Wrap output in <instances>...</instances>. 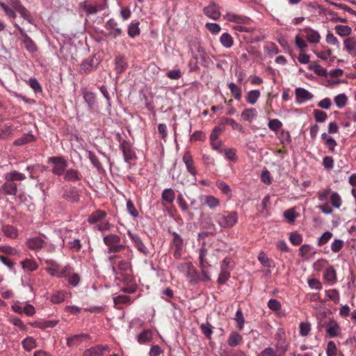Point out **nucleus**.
<instances>
[{"label": "nucleus", "instance_id": "19", "mask_svg": "<svg viewBox=\"0 0 356 356\" xmlns=\"http://www.w3.org/2000/svg\"><path fill=\"white\" fill-rule=\"evenodd\" d=\"M175 199V193L171 188H165L161 193V200L163 205L165 204H171Z\"/></svg>", "mask_w": 356, "mask_h": 356}, {"label": "nucleus", "instance_id": "15", "mask_svg": "<svg viewBox=\"0 0 356 356\" xmlns=\"http://www.w3.org/2000/svg\"><path fill=\"white\" fill-rule=\"evenodd\" d=\"M183 161L186 165L187 171L192 175H197V170L194 165V161L189 151H186L183 155Z\"/></svg>", "mask_w": 356, "mask_h": 356}, {"label": "nucleus", "instance_id": "36", "mask_svg": "<svg viewBox=\"0 0 356 356\" xmlns=\"http://www.w3.org/2000/svg\"><path fill=\"white\" fill-rule=\"evenodd\" d=\"M88 154V159L90 161L92 165L99 171L101 172L104 170L103 166L99 161L97 156L95 155V154L90 151V150H86Z\"/></svg>", "mask_w": 356, "mask_h": 356}, {"label": "nucleus", "instance_id": "42", "mask_svg": "<svg viewBox=\"0 0 356 356\" xmlns=\"http://www.w3.org/2000/svg\"><path fill=\"white\" fill-rule=\"evenodd\" d=\"M221 270L218 278V282L220 284H225L230 277V270L223 266H220Z\"/></svg>", "mask_w": 356, "mask_h": 356}, {"label": "nucleus", "instance_id": "64", "mask_svg": "<svg viewBox=\"0 0 356 356\" xmlns=\"http://www.w3.org/2000/svg\"><path fill=\"white\" fill-rule=\"evenodd\" d=\"M337 346L334 341H330L327 345L326 354L327 356H336L337 355Z\"/></svg>", "mask_w": 356, "mask_h": 356}, {"label": "nucleus", "instance_id": "54", "mask_svg": "<svg viewBox=\"0 0 356 356\" xmlns=\"http://www.w3.org/2000/svg\"><path fill=\"white\" fill-rule=\"evenodd\" d=\"M216 186L218 187V188L219 190L221 191V192L230 197L231 195H232V191H231V188L229 186L228 184H227L225 181H218L216 182Z\"/></svg>", "mask_w": 356, "mask_h": 356}, {"label": "nucleus", "instance_id": "20", "mask_svg": "<svg viewBox=\"0 0 356 356\" xmlns=\"http://www.w3.org/2000/svg\"><path fill=\"white\" fill-rule=\"evenodd\" d=\"M127 67V62L124 55H118L115 58V70L117 74L122 73Z\"/></svg>", "mask_w": 356, "mask_h": 356}, {"label": "nucleus", "instance_id": "46", "mask_svg": "<svg viewBox=\"0 0 356 356\" xmlns=\"http://www.w3.org/2000/svg\"><path fill=\"white\" fill-rule=\"evenodd\" d=\"M309 70H313L314 73L321 76H327V71L325 68L322 67L320 65L314 63L308 66Z\"/></svg>", "mask_w": 356, "mask_h": 356}, {"label": "nucleus", "instance_id": "49", "mask_svg": "<svg viewBox=\"0 0 356 356\" xmlns=\"http://www.w3.org/2000/svg\"><path fill=\"white\" fill-rule=\"evenodd\" d=\"M209 281H211V277L207 268H201V273H198L197 280H194V284H197L200 282H207Z\"/></svg>", "mask_w": 356, "mask_h": 356}, {"label": "nucleus", "instance_id": "6", "mask_svg": "<svg viewBox=\"0 0 356 356\" xmlns=\"http://www.w3.org/2000/svg\"><path fill=\"white\" fill-rule=\"evenodd\" d=\"M11 5L18 12L23 19L27 21L29 24H33L34 19L30 11L22 4L19 0L11 1Z\"/></svg>", "mask_w": 356, "mask_h": 356}, {"label": "nucleus", "instance_id": "24", "mask_svg": "<svg viewBox=\"0 0 356 356\" xmlns=\"http://www.w3.org/2000/svg\"><path fill=\"white\" fill-rule=\"evenodd\" d=\"M106 216V211L97 209L95 211L92 212L88 218V222L91 224H95L102 219H104Z\"/></svg>", "mask_w": 356, "mask_h": 356}, {"label": "nucleus", "instance_id": "11", "mask_svg": "<svg viewBox=\"0 0 356 356\" xmlns=\"http://www.w3.org/2000/svg\"><path fill=\"white\" fill-rule=\"evenodd\" d=\"M327 329H326L327 335L330 338H334L340 336L341 333V328L339 324L333 318H329Z\"/></svg>", "mask_w": 356, "mask_h": 356}, {"label": "nucleus", "instance_id": "58", "mask_svg": "<svg viewBox=\"0 0 356 356\" xmlns=\"http://www.w3.org/2000/svg\"><path fill=\"white\" fill-rule=\"evenodd\" d=\"M65 300V294L63 291H58L54 293L51 298L50 301L54 304H59Z\"/></svg>", "mask_w": 356, "mask_h": 356}, {"label": "nucleus", "instance_id": "14", "mask_svg": "<svg viewBox=\"0 0 356 356\" xmlns=\"http://www.w3.org/2000/svg\"><path fill=\"white\" fill-rule=\"evenodd\" d=\"M224 18L228 22H234L238 24H248L250 22L248 17L239 15L238 14L229 13L224 15Z\"/></svg>", "mask_w": 356, "mask_h": 356}, {"label": "nucleus", "instance_id": "5", "mask_svg": "<svg viewBox=\"0 0 356 356\" xmlns=\"http://www.w3.org/2000/svg\"><path fill=\"white\" fill-rule=\"evenodd\" d=\"M120 149L123 153L124 161L126 163H129L131 161L137 159L133 144L130 141L123 140L121 144H120Z\"/></svg>", "mask_w": 356, "mask_h": 356}, {"label": "nucleus", "instance_id": "30", "mask_svg": "<svg viewBox=\"0 0 356 356\" xmlns=\"http://www.w3.org/2000/svg\"><path fill=\"white\" fill-rule=\"evenodd\" d=\"M139 25V22H132L128 25L127 34L130 38H134L140 34Z\"/></svg>", "mask_w": 356, "mask_h": 356}, {"label": "nucleus", "instance_id": "21", "mask_svg": "<svg viewBox=\"0 0 356 356\" xmlns=\"http://www.w3.org/2000/svg\"><path fill=\"white\" fill-rule=\"evenodd\" d=\"M302 31L307 33L306 38L309 42L314 44L319 42L321 35L317 31L309 27L305 28Z\"/></svg>", "mask_w": 356, "mask_h": 356}, {"label": "nucleus", "instance_id": "4", "mask_svg": "<svg viewBox=\"0 0 356 356\" xmlns=\"http://www.w3.org/2000/svg\"><path fill=\"white\" fill-rule=\"evenodd\" d=\"M47 162L53 164L51 172L56 176L63 175L68 166V162L62 156H51Z\"/></svg>", "mask_w": 356, "mask_h": 356}, {"label": "nucleus", "instance_id": "61", "mask_svg": "<svg viewBox=\"0 0 356 356\" xmlns=\"http://www.w3.org/2000/svg\"><path fill=\"white\" fill-rule=\"evenodd\" d=\"M330 202L332 205L336 209H339V207H341V199L340 195L337 192H334L332 193L330 197Z\"/></svg>", "mask_w": 356, "mask_h": 356}, {"label": "nucleus", "instance_id": "45", "mask_svg": "<svg viewBox=\"0 0 356 356\" xmlns=\"http://www.w3.org/2000/svg\"><path fill=\"white\" fill-rule=\"evenodd\" d=\"M232 96L236 99L240 100L242 97V91L240 87L236 86L234 83L231 82L228 84Z\"/></svg>", "mask_w": 356, "mask_h": 356}, {"label": "nucleus", "instance_id": "12", "mask_svg": "<svg viewBox=\"0 0 356 356\" xmlns=\"http://www.w3.org/2000/svg\"><path fill=\"white\" fill-rule=\"evenodd\" d=\"M203 12L206 16L213 20H218L221 15L217 4L213 2L204 7Z\"/></svg>", "mask_w": 356, "mask_h": 356}, {"label": "nucleus", "instance_id": "53", "mask_svg": "<svg viewBox=\"0 0 356 356\" xmlns=\"http://www.w3.org/2000/svg\"><path fill=\"white\" fill-rule=\"evenodd\" d=\"M13 131V128L11 125H5L0 128V139L5 140L8 138Z\"/></svg>", "mask_w": 356, "mask_h": 356}, {"label": "nucleus", "instance_id": "28", "mask_svg": "<svg viewBox=\"0 0 356 356\" xmlns=\"http://www.w3.org/2000/svg\"><path fill=\"white\" fill-rule=\"evenodd\" d=\"M153 333L151 330L145 329L141 332L136 337L140 343H146L152 340Z\"/></svg>", "mask_w": 356, "mask_h": 356}, {"label": "nucleus", "instance_id": "59", "mask_svg": "<svg viewBox=\"0 0 356 356\" xmlns=\"http://www.w3.org/2000/svg\"><path fill=\"white\" fill-rule=\"evenodd\" d=\"M315 120L317 122H323L327 118V115L325 111L315 109L313 112Z\"/></svg>", "mask_w": 356, "mask_h": 356}, {"label": "nucleus", "instance_id": "16", "mask_svg": "<svg viewBox=\"0 0 356 356\" xmlns=\"http://www.w3.org/2000/svg\"><path fill=\"white\" fill-rule=\"evenodd\" d=\"M197 51L200 54L201 65L204 67H209L210 65L213 63V60L200 44L197 45Z\"/></svg>", "mask_w": 356, "mask_h": 356}, {"label": "nucleus", "instance_id": "56", "mask_svg": "<svg viewBox=\"0 0 356 356\" xmlns=\"http://www.w3.org/2000/svg\"><path fill=\"white\" fill-rule=\"evenodd\" d=\"M225 131V127L220 124L218 126H216L212 130L210 134V140L211 141L216 140L218 138V135Z\"/></svg>", "mask_w": 356, "mask_h": 356}, {"label": "nucleus", "instance_id": "41", "mask_svg": "<svg viewBox=\"0 0 356 356\" xmlns=\"http://www.w3.org/2000/svg\"><path fill=\"white\" fill-rule=\"evenodd\" d=\"M21 264L23 269L27 270L30 272L35 271L38 268L37 263L33 259H26L22 261Z\"/></svg>", "mask_w": 356, "mask_h": 356}, {"label": "nucleus", "instance_id": "7", "mask_svg": "<svg viewBox=\"0 0 356 356\" xmlns=\"http://www.w3.org/2000/svg\"><path fill=\"white\" fill-rule=\"evenodd\" d=\"M62 198L68 200L70 202H78L80 200V195L75 187L66 186L63 188Z\"/></svg>", "mask_w": 356, "mask_h": 356}, {"label": "nucleus", "instance_id": "55", "mask_svg": "<svg viewBox=\"0 0 356 356\" xmlns=\"http://www.w3.org/2000/svg\"><path fill=\"white\" fill-rule=\"evenodd\" d=\"M204 202L210 209H214L220 204L218 199L213 195L205 196Z\"/></svg>", "mask_w": 356, "mask_h": 356}, {"label": "nucleus", "instance_id": "43", "mask_svg": "<svg viewBox=\"0 0 356 356\" xmlns=\"http://www.w3.org/2000/svg\"><path fill=\"white\" fill-rule=\"evenodd\" d=\"M260 91L259 90H252L248 92L246 101L248 104L254 105L260 97Z\"/></svg>", "mask_w": 356, "mask_h": 356}, {"label": "nucleus", "instance_id": "13", "mask_svg": "<svg viewBox=\"0 0 356 356\" xmlns=\"http://www.w3.org/2000/svg\"><path fill=\"white\" fill-rule=\"evenodd\" d=\"M82 94L85 102L87 104L88 108L93 109L97 105L96 94L91 91H88L86 88L82 89Z\"/></svg>", "mask_w": 356, "mask_h": 356}, {"label": "nucleus", "instance_id": "23", "mask_svg": "<svg viewBox=\"0 0 356 356\" xmlns=\"http://www.w3.org/2000/svg\"><path fill=\"white\" fill-rule=\"evenodd\" d=\"M97 65L98 63L95 64L94 63V57H92L89 59H85L81 64V72L85 74H88L95 70Z\"/></svg>", "mask_w": 356, "mask_h": 356}, {"label": "nucleus", "instance_id": "25", "mask_svg": "<svg viewBox=\"0 0 356 356\" xmlns=\"http://www.w3.org/2000/svg\"><path fill=\"white\" fill-rule=\"evenodd\" d=\"M63 175V179L65 181H76L81 179L79 172L73 168L66 169Z\"/></svg>", "mask_w": 356, "mask_h": 356}, {"label": "nucleus", "instance_id": "57", "mask_svg": "<svg viewBox=\"0 0 356 356\" xmlns=\"http://www.w3.org/2000/svg\"><path fill=\"white\" fill-rule=\"evenodd\" d=\"M333 234L329 231L325 232L318 239L317 245L322 246L327 243L332 237Z\"/></svg>", "mask_w": 356, "mask_h": 356}, {"label": "nucleus", "instance_id": "33", "mask_svg": "<svg viewBox=\"0 0 356 356\" xmlns=\"http://www.w3.org/2000/svg\"><path fill=\"white\" fill-rule=\"evenodd\" d=\"M243 338L237 332H232L227 339V343L231 347H236L242 341Z\"/></svg>", "mask_w": 356, "mask_h": 356}, {"label": "nucleus", "instance_id": "37", "mask_svg": "<svg viewBox=\"0 0 356 356\" xmlns=\"http://www.w3.org/2000/svg\"><path fill=\"white\" fill-rule=\"evenodd\" d=\"M58 324L57 321L54 320H50V321H35L33 322L31 325L40 328V329H45L48 327H54Z\"/></svg>", "mask_w": 356, "mask_h": 356}, {"label": "nucleus", "instance_id": "18", "mask_svg": "<svg viewBox=\"0 0 356 356\" xmlns=\"http://www.w3.org/2000/svg\"><path fill=\"white\" fill-rule=\"evenodd\" d=\"M344 49L351 56H356V37H349L343 40Z\"/></svg>", "mask_w": 356, "mask_h": 356}, {"label": "nucleus", "instance_id": "8", "mask_svg": "<svg viewBox=\"0 0 356 356\" xmlns=\"http://www.w3.org/2000/svg\"><path fill=\"white\" fill-rule=\"evenodd\" d=\"M127 234L129 238L133 242L136 248L143 253L145 256H147L149 254V250L145 245L142 241L140 237L137 234H134L131 231L127 232Z\"/></svg>", "mask_w": 356, "mask_h": 356}, {"label": "nucleus", "instance_id": "40", "mask_svg": "<svg viewBox=\"0 0 356 356\" xmlns=\"http://www.w3.org/2000/svg\"><path fill=\"white\" fill-rule=\"evenodd\" d=\"M0 8L4 11L6 15L11 19H15L17 17L16 10L12 6L10 7L8 4L0 1Z\"/></svg>", "mask_w": 356, "mask_h": 356}, {"label": "nucleus", "instance_id": "10", "mask_svg": "<svg viewBox=\"0 0 356 356\" xmlns=\"http://www.w3.org/2000/svg\"><path fill=\"white\" fill-rule=\"evenodd\" d=\"M296 102L300 104L313 99L314 95L304 88H296L295 90Z\"/></svg>", "mask_w": 356, "mask_h": 356}, {"label": "nucleus", "instance_id": "38", "mask_svg": "<svg viewBox=\"0 0 356 356\" xmlns=\"http://www.w3.org/2000/svg\"><path fill=\"white\" fill-rule=\"evenodd\" d=\"M34 140H35V137L32 134H27L15 140L13 144L17 146H22Z\"/></svg>", "mask_w": 356, "mask_h": 356}, {"label": "nucleus", "instance_id": "34", "mask_svg": "<svg viewBox=\"0 0 356 356\" xmlns=\"http://www.w3.org/2000/svg\"><path fill=\"white\" fill-rule=\"evenodd\" d=\"M103 241L104 244L109 248L111 245L120 243L121 238L117 234H110L104 237Z\"/></svg>", "mask_w": 356, "mask_h": 356}, {"label": "nucleus", "instance_id": "29", "mask_svg": "<svg viewBox=\"0 0 356 356\" xmlns=\"http://www.w3.org/2000/svg\"><path fill=\"white\" fill-rule=\"evenodd\" d=\"M1 231L3 232L6 236L10 238H16L18 237V230L13 225H3L1 227Z\"/></svg>", "mask_w": 356, "mask_h": 356}, {"label": "nucleus", "instance_id": "60", "mask_svg": "<svg viewBox=\"0 0 356 356\" xmlns=\"http://www.w3.org/2000/svg\"><path fill=\"white\" fill-rule=\"evenodd\" d=\"M127 210L132 217H138L139 213L138 210L136 209L132 200L130 199L127 201Z\"/></svg>", "mask_w": 356, "mask_h": 356}, {"label": "nucleus", "instance_id": "26", "mask_svg": "<svg viewBox=\"0 0 356 356\" xmlns=\"http://www.w3.org/2000/svg\"><path fill=\"white\" fill-rule=\"evenodd\" d=\"M207 254V250L204 246H202L200 248L199 252V260H200V268H208L211 267V264L209 263L207 259L206 258V255Z\"/></svg>", "mask_w": 356, "mask_h": 356}, {"label": "nucleus", "instance_id": "22", "mask_svg": "<svg viewBox=\"0 0 356 356\" xmlns=\"http://www.w3.org/2000/svg\"><path fill=\"white\" fill-rule=\"evenodd\" d=\"M1 190L6 195H15L17 193V185L13 181H6L1 186Z\"/></svg>", "mask_w": 356, "mask_h": 356}, {"label": "nucleus", "instance_id": "35", "mask_svg": "<svg viewBox=\"0 0 356 356\" xmlns=\"http://www.w3.org/2000/svg\"><path fill=\"white\" fill-rule=\"evenodd\" d=\"M336 33L341 37H347L352 34V29L346 25H336L334 27Z\"/></svg>", "mask_w": 356, "mask_h": 356}, {"label": "nucleus", "instance_id": "62", "mask_svg": "<svg viewBox=\"0 0 356 356\" xmlns=\"http://www.w3.org/2000/svg\"><path fill=\"white\" fill-rule=\"evenodd\" d=\"M29 84L35 93L42 92V86L35 78H30Z\"/></svg>", "mask_w": 356, "mask_h": 356}, {"label": "nucleus", "instance_id": "9", "mask_svg": "<svg viewBox=\"0 0 356 356\" xmlns=\"http://www.w3.org/2000/svg\"><path fill=\"white\" fill-rule=\"evenodd\" d=\"M110 348L107 345H97L86 349L82 356H103L105 352H109Z\"/></svg>", "mask_w": 356, "mask_h": 356}, {"label": "nucleus", "instance_id": "31", "mask_svg": "<svg viewBox=\"0 0 356 356\" xmlns=\"http://www.w3.org/2000/svg\"><path fill=\"white\" fill-rule=\"evenodd\" d=\"M257 115V111L254 108L244 109L241 113V118L244 121L252 122Z\"/></svg>", "mask_w": 356, "mask_h": 356}, {"label": "nucleus", "instance_id": "27", "mask_svg": "<svg viewBox=\"0 0 356 356\" xmlns=\"http://www.w3.org/2000/svg\"><path fill=\"white\" fill-rule=\"evenodd\" d=\"M220 122L221 123V124L222 126L225 127V124H229L232 128L234 130H238L239 132L241 133H244L245 132V130L243 129V127L238 124L234 119L232 118H222L220 119Z\"/></svg>", "mask_w": 356, "mask_h": 356}, {"label": "nucleus", "instance_id": "17", "mask_svg": "<svg viewBox=\"0 0 356 356\" xmlns=\"http://www.w3.org/2000/svg\"><path fill=\"white\" fill-rule=\"evenodd\" d=\"M26 244L29 249L35 250L42 249L46 243L42 238L39 236H35L28 238L26 240Z\"/></svg>", "mask_w": 356, "mask_h": 356}, {"label": "nucleus", "instance_id": "48", "mask_svg": "<svg viewBox=\"0 0 356 356\" xmlns=\"http://www.w3.org/2000/svg\"><path fill=\"white\" fill-rule=\"evenodd\" d=\"M187 266H188L187 276L190 278V282L192 284H195L194 280H197L198 273L196 270V269L194 268L192 263H188Z\"/></svg>", "mask_w": 356, "mask_h": 356}, {"label": "nucleus", "instance_id": "51", "mask_svg": "<svg viewBox=\"0 0 356 356\" xmlns=\"http://www.w3.org/2000/svg\"><path fill=\"white\" fill-rule=\"evenodd\" d=\"M113 299L115 305L119 304L130 305L131 302V297L127 295H118L113 297Z\"/></svg>", "mask_w": 356, "mask_h": 356}, {"label": "nucleus", "instance_id": "52", "mask_svg": "<svg viewBox=\"0 0 356 356\" xmlns=\"http://www.w3.org/2000/svg\"><path fill=\"white\" fill-rule=\"evenodd\" d=\"M290 242L294 245H299L302 242V236L297 232H292L290 233L289 238Z\"/></svg>", "mask_w": 356, "mask_h": 356}, {"label": "nucleus", "instance_id": "2", "mask_svg": "<svg viewBox=\"0 0 356 356\" xmlns=\"http://www.w3.org/2000/svg\"><path fill=\"white\" fill-rule=\"evenodd\" d=\"M104 27L107 32L104 33L102 30L99 33L103 34L106 38L116 39L124 35L122 29L119 27L118 22L113 18H111L107 20L105 23Z\"/></svg>", "mask_w": 356, "mask_h": 356}, {"label": "nucleus", "instance_id": "3", "mask_svg": "<svg viewBox=\"0 0 356 356\" xmlns=\"http://www.w3.org/2000/svg\"><path fill=\"white\" fill-rule=\"evenodd\" d=\"M13 26L18 30L21 35V42L24 48L30 54L36 53L38 51V47L36 43L31 38L26 32L19 26L16 22Z\"/></svg>", "mask_w": 356, "mask_h": 356}, {"label": "nucleus", "instance_id": "32", "mask_svg": "<svg viewBox=\"0 0 356 356\" xmlns=\"http://www.w3.org/2000/svg\"><path fill=\"white\" fill-rule=\"evenodd\" d=\"M4 178L6 181H22L26 179V176L17 170H13L5 174Z\"/></svg>", "mask_w": 356, "mask_h": 356}, {"label": "nucleus", "instance_id": "50", "mask_svg": "<svg viewBox=\"0 0 356 356\" xmlns=\"http://www.w3.org/2000/svg\"><path fill=\"white\" fill-rule=\"evenodd\" d=\"M323 277L325 280L329 282H332L337 278L336 270L333 266H329L325 271Z\"/></svg>", "mask_w": 356, "mask_h": 356}, {"label": "nucleus", "instance_id": "39", "mask_svg": "<svg viewBox=\"0 0 356 356\" xmlns=\"http://www.w3.org/2000/svg\"><path fill=\"white\" fill-rule=\"evenodd\" d=\"M220 44L225 48H231L234 44V40L228 33H224L220 38Z\"/></svg>", "mask_w": 356, "mask_h": 356}, {"label": "nucleus", "instance_id": "1", "mask_svg": "<svg viewBox=\"0 0 356 356\" xmlns=\"http://www.w3.org/2000/svg\"><path fill=\"white\" fill-rule=\"evenodd\" d=\"M238 216L236 211H225L223 213H217L216 222L222 229L232 228L238 222Z\"/></svg>", "mask_w": 356, "mask_h": 356}, {"label": "nucleus", "instance_id": "44", "mask_svg": "<svg viewBox=\"0 0 356 356\" xmlns=\"http://www.w3.org/2000/svg\"><path fill=\"white\" fill-rule=\"evenodd\" d=\"M23 348L28 352L37 346L35 340L31 337H27L22 342Z\"/></svg>", "mask_w": 356, "mask_h": 356}, {"label": "nucleus", "instance_id": "47", "mask_svg": "<svg viewBox=\"0 0 356 356\" xmlns=\"http://www.w3.org/2000/svg\"><path fill=\"white\" fill-rule=\"evenodd\" d=\"M334 102L339 108H342L348 102V97L344 93L339 94L334 97Z\"/></svg>", "mask_w": 356, "mask_h": 356}, {"label": "nucleus", "instance_id": "63", "mask_svg": "<svg viewBox=\"0 0 356 356\" xmlns=\"http://www.w3.org/2000/svg\"><path fill=\"white\" fill-rule=\"evenodd\" d=\"M200 330L205 337L210 339L213 333V327L209 323H203L200 325Z\"/></svg>", "mask_w": 356, "mask_h": 356}]
</instances>
